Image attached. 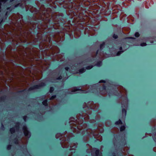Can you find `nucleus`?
<instances>
[{
    "instance_id": "obj_1",
    "label": "nucleus",
    "mask_w": 156,
    "mask_h": 156,
    "mask_svg": "<svg viewBox=\"0 0 156 156\" xmlns=\"http://www.w3.org/2000/svg\"><path fill=\"white\" fill-rule=\"evenodd\" d=\"M17 53L13 56L15 60L20 58H25L26 56L27 60L31 66L35 67L32 74L35 78L38 79L41 78L43 71L48 69L50 65V62L48 61H41L39 59L40 58V50L35 48L28 47L25 48L20 45L16 48Z\"/></svg>"
},
{
    "instance_id": "obj_2",
    "label": "nucleus",
    "mask_w": 156,
    "mask_h": 156,
    "mask_svg": "<svg viewBox=\"0 0 156 156\" xmlns=\"http://www.w3.org/2000/svg\"><path fill=\"white\" fill-rule=\"evenodd\" d=\"M83 2V0H77L71 3H68L66 7L70 9L71 15L73 18V22L75 23H80L82 26L81 29H83L85 26L88 24L89 21V17L84 16L83 11L84 10L80 7Z\"/></svg>"
},
{
    "instance_id": "obj_3",
    "label": "nucleus",
    "mask_w": 156,
    "mask_h": 156,
    "mask_svg": "<svg viewBox=\"0 0 156 156\" xmlns=\"http://www.w3.org/2000/svg\"><path fill=\"white\" fill-rule=\"evenodd\" d=\"M52 41L51 37L47 35L44 39V41L41 42L39 47L40 49L48 48L42 52V57L45 56H50L52 59L54 60L62 61L64 60V54L63 53L58 55H55L56 53H58L59 51L58 48L56 46H52Z\"/></svg>"
},
{
    "instance_id": "obj_4",
    "label": "nucleus",
    "mask_w": 156,
    "mask_h": 156,
    "mask_svg": "<svg viewBox=\"0 0 156 156\" xmlns=\"http://www.w3.org/2000/svg\"><path fill=\"white\" fill-rule=\"evenodd\" d=\"M20 24L19 26L21 28V31L20 34L16 35L15 40L16 44H17L18 42H27V43H32L34 44L41 40L42 34L41 33H38L37 35V38H34L29 29H27L24 30L22 29L23 27H24L23 20H20Z\"/></svg>"
},
{
    "instance_id": "obj_5",
    "label": "nucleus",
    "mask_w": 156,
    "mask_h": 156,
    "mask_svg": "<svg viewBox=\"0 0 156 156\" xmlns=\"http://www.w3.org/2000/svg\"><path fill=\"white\" fill-rule=\"evenodd\" d=\"M76 119L75 120L73 117H71L70 119L71 129L74 133H78L79 132L78 130H81L84 129L87 127L86 124H84L81 126L83 122V119L85 121H87L89 120V116L86 113H83L82 115L80 114H78L76 116Z\"/></svg>"
},
{
    "instance_id": "obj_6",
    "label": "nucleus",
    "mask_w": 156,
    "mask_h": 156,
    "mask_svg": "<svg viewBox=\"0 0 156 156\" xmlns=\"http://www.w3.org/2000/svg\"><path fill=\"white\" fill-rule=\"evenodd\" d=\"M119 93H114V94L116 96H121V100L123 99L121 103L122 108V112L123 116H125L126 115V108L127 106L128 99L127 97V91L126 89L122 86H119L117 87Z\"/></svg>"
},
{
    "instance_id": "obj_7",
    "label": "nucleus",
    "mask_w": 156,
    "mask_h": 156,
    "mask_svg": "<svg viewBox=\"0 0 156 156\" xmlns=\"http://www.w3.org/2000/svg\"><path fill=\"white\" fill-rule=\"evenodd\" d=\"M23 130L25 136L26 137L23 138L20 142L19 145L20 150L22 151L23 153L25 154L26 156H31L28 151L27 149V145L28 143L29 138L31 136V133L28 130V128L26 126H23Z\"/></svg>"
},
{
    "instance_id": "obj_8",
    "label": "nucleus",
    "mask_w": 156,
    "mask_h": 156,
    "mask_svg": "<svg viewBox=\"0 0 156 156\" xmlns=\"http://www.w3.org/2000/svg\"><path fill=\"white\" fill-rule=\"evenodd\" d=\"M50 15L49 13L46 14L45 12L40 13L37 19L42 20L43 21L40 25L37 26V28L39 30V31L43 34L48 27V24L49 23L50 20L49 17Z\"/></svg>"
},
{
    "instance_id": "obj_9",
    "label": "nucleus",
    "mask_w": 156,
    "mask_h": 156,
    "mask_svg": "<svg viewBox=\"0 0 156 156\" xmlns=\"http://www.w3.org/2000/svg\"><path fill=\"white\" fill-rule=\"evenodd\" d=\"M73 136V134L72 133H67L66 131H65L64 134L57 133L55 136L57 139L60 138V140H62L61 144L62 147L63 148H67L69 146V138Z\"/></svg>"
},
{
    "instance_id": "obj_10",
    "label": "nucleus",
    "mask_w": 156,
    "mask_h": 156,
    "mask_svg": "<svg viewBox=\"0 0 156 156\" xmlns=\"http://www.w3.org/2000/svg\"><path fill=\"white\" fill-rule=\"evenodd\" d=\"M6 67L5 66H2L1 68H0V74L2 75L3 77H4V74L5 73L7 74L8 76H10V80H13V78L16 77V74L13 70V69L11 70L10 67L5 64Z\"/></svg>"
},
{
    "instance_id": "obj_11",
    "label": "nucleus",
    "mask_w": 156,
    "mask_h": 156,
    "mask_svg": "<svg viewBox=\"0 0 156 156\" xmlns=\"http://www.w3.org/2000/svg\"><path fill=\"white\" fill-rule=\"evenodd\" d=\"M99 107L98 104H94L92 101H90L88 102L87 104L84 103L83 105V108H86L85 109V112L88 114H90L92 111L91 109H97Z\"/></svg>"
},
{
    "instance_id": "obj_12",
    "label": "nucleus",
    "mask_w": 156,
    "mask_h": 156,
    "mask_svg": "<svg viewBox=\"0 0 156 156\" xmlns=\"http://www.w3.org/2000/svg\"><path fill=\"white\" fill-rule=\"evenodd\" d=\"M113 142L114 146L116 147L125 146L126 144L125 139L122 138L119 136H118L117 135L114 136Z\"/></svg>"
},
{
    "instance_id": "obj_13",
    "label": "nucleus",
    "mask_w": 156,
    "mask_h": 156,
    "mask_svg": "<svg viewBox=\"0 0 156 156\" xmlns=\"http://www.w3.org/2000/svg\"><path fill=\"white\" fill-rule=\"evenodd\" d=\"M89 86L86 85L83 86L82 87H74L68 90L67 92L68 94H73L76 93L77 91L80 90L83 91L84 93H87L89 91Z\"/></svg>"
},
{
    "instance_id": "obj_14",
    "label": "nucleus",
    "mask_w": 156,
    "mask_h": 156,
    "mask_svg": "<svg viewBox=\"0 0 156 156\" xmlns=\"http://www.w3.org/2000/svg\"><path fill=\"white\" fill-rule=\"evenodd\" d=\"M52 38V39L56 42L59 41H62L64 39L65 33L60 31L51 34Z\"/></svg>"
},
{
    "instance_id": "obj_15",
    "label": "nucleus",
    "mask_w": 156,
    "mask_h": 156,
    "mask_svg": "<svg viewBox=\"0 0 156 156\" xmlns=\"http://www.w3.org/2000/svg\"><path fill=\"white\" fill-rule=\"evenodd\" d=\"M86 132L91 136H92L93 135L95 138H100L99 139H98L97 140H98L100 141H101L102 140V136L100 135H99L97 130L93 131L91 129H89L86 130Z\"/></svg>"
},
{
    "instance_id": "obj_16",
    "label": "nucleus",
    "mask_w": 156,
    "mask_h": 156,
    "mask_svg": "<svg viewBox=\"0 0 156 156\" xmlns=\"http://www.w3.org/2000/svg\"><path fill=\"white\" fill-rule=\"evenodd\" d=\"M86 152L89 153H91L92 156H101L99 154V150L96 148H92L91 146H90L89 148L87 150Z\"/></svg>"
},
{
    "instance_id": "obj_17",
    "label": "nucleus",
    "mask_w": 156,
    "mask_h": 156,
    "mask_svg": "<svg viewBox=\"0 0 156 156\" xmlns=\"http://www.w3.org/2000/svg\"><path fill=\"white\" fill-rule=\"evenodd\" d=\"M94 28L87 26L85 29L84 33L85 34H87L88 36H93L95 34V31Z\"/></svg>"
},
{
    "instance_id": "obj_18",
    "label": "nucleus",
    "mask_w": 156,
    "mask_h": 156,
    "mask_svg": "<svg viewBox=\"0 0 156 156\" xmlns=\"http://www.w3.org/2000/svg\"><path fill=\"white\" fill-rule=\"evenodd\" d=\"M77 145L78 143H73L70 144L69 150L72 151L69 153L68 156H72L73 154L75 152L76 148L77 147Z\"/></svg>"
},
{
    "instance_id": "obj_19",
    "label": "nucleus",
    "mask_w": 156,
    "mask_h": 156,
    "mask_svg": "<svg viewBox=\"0 0 156 156\" xmlns=\"http://www.w3.org/2000/svg\"><path fill=\"white\" fill-rule=\"evenodd\" d=\"M150 125L153 126L155 130H156V120L152 119L150 122ZM153 138L154 141L156 142V131L154 132Z\"/></svg>"
},
{
    "instance_id": "obj_20",
    "label": "nucleus",
    "mask_w": 156,
    "mask_h": 156,
    "mask_svg": "<svg viewBox=\"0 0 156 156\" xmlns=\"http://www.w3.org/2000/svg\"><path fill=\"white\" fill-rule=\"evenodd\" d=\"M45 85V83H40L38 85H34L30 87L28 89V91H30L34 90L36 89H39L41 87Z\"/></svg>"
},
{
    "instance_id": "obj_21",
    "label": "nucleus",
    "mask_w": 156,
    "mask_h": 156,
    "mask_svg": "<svg viewBox=\"0 0 156 156\" xmlns=\"http://www.w3.org/2000/svg\"><path fill=\"white\" fill-rule=\"evenodd\" d=\"M99 89L100 90L99 93L101 94L102 95H104L107 94V92L106 90V86L104 84H103L99 88Z\"/></svg>"
},
{
    "instance_id": "obj_22",
    "label": "nucleus",
    "mask_w": 156,
    "mask_h": 156,
    "mask_svg": "<svg viewBox=\"0 0 156 156\" xmlns=\"http://www.w3.org/2000/svg\"><path fill=\"white\" fill-rule=\"evenodd\" d=\"M20 125L19 123H16L15 127L12 128L10 129V131L11 134L14 133L15 131H19Z\"/></svg>"
},
{
    "instance_id": "obj_23",
    "label": "nucleus",
    "mask_w": 156,
    "mask_h": 156,
    "mask_svg": "<svg viewBox=\"0 0 156 156\" xmlns=\"http://www.w3.org/2000/svg\"><path fill=\"white\" fill-rule=\"evenodd\" d=\"M68 0L69 1L70 0ZM66 1H65L64 0H50L49 3L52 2V3L53 4L59 3L60 5H62L66 3Z\"/></svg>"
},
{
    "instance_id": "obj_24",
    "label": "nucleus",
    "mask_w": 156,
    "mask_h": 156,
    "mask_svg": "<svg viewBox=\"0 0 156 156\" xmlns=\"http://www.w3.org/2000/svg\"><path fill=\"white\" fill-rule=\"evenodd\" d=\"M62 25H64V24L61 22V21L59 20L58 22H55L53 26L54 29H58L60 28V26Z\"/></svg>"
},
{
    "instance_id": "obj_25",
    "label": "nucleus",
    "mask_w": 156,
    "mask_h": 156,
    "mask_svg": "<svg viewBox=\"0 0 156 156\" xmlns=\"http://www.w3.org/2000/svg\"><path fill=\"white\" fill-rule=\"evenodd\" d=\"M86 132V131H85L84 130H83L82 132V135L85 134V133H86V136H84L83 138V140L85 142H87L89 140V136H91L90 135H88Z\"/></svg>"
},
{
    "instance_id": "obj_26",
    "label": "nucleus",
    "mask_w": 156,
    "mask_h": 156,
    "mask_svg": "<svg viewBox=\"0 0 156 156\" xmlns=\"http://www.w3.org/2000/svg\"><path fill=\"white\" fill-rule=\"evenodd\" d=\"M12 16L14 18L15 20L16 21L18 20L19 19H22L23 18L22 16L18 13H17L16 14H14Z\"/></svg>"
},
{
    "instance_id": "obj_27",
    "label": "nucleus",
    "mask_w": 156,
    "mask_h": 156,
    "mask_svg": "<svg viewBox=\"0 0 156 156\" xmlns=\"http://www.w3.org/2000/svg\"><path fill=\"white\" fill-rule=\"evenodd\" d=\"M130 31V29L129 28H124L122 29V32L125 34H129Z\"/></svg>"
},
{
    "instance_id": "obj_28",
    "label": "nucleus",
    "mask_w": 156,
    "mask_h": 156,
    "mask_svg": "<svg viewBox=\"0 0 156 156\" xmlns=\"http://www.w3.org/2000/svg\"><path fill=\"white\" fill-rule=\"evenodd\" d=\"M56 95H53L51 97L50 100H51V105L54 106L55 105L57 104V103L55 102H53V100L56 98Z\"/></svg>"
},
{
    "instance_id": "obj_29",
    "label": "nucleus",
    "mask_w": 156,
    "mask_h": 156,
    "mask_svg": "<svg viewBox=\"0 0 156 156\" xmlns=\"http://www.w3.org/2000/svg\"><path fill=\"white\" fill-rule=\"evenodd\" d=\"M81 33L80 31H75L74 32V36L76 38H78L80 35Z\"/></svg>"
},
{
    "instance_id": "obj_30",
    "label": "nucleus",
    "mask_w": 156,
    "mask_h": 156,
    "mask_svg": "<svg viewBox=\"0 0 156 156\" xmlns=\"http://www.w3.org/2000/svg\"><path fill=\"white\" fill-rule=\"evenodd\" d=\"M96 50H95V51L93 52L91 54V57L93 58H94V57H95L96 56V55H97V54H98V53L99 52V50H98L97 51V52H96Z\"/></svg>"
},
{
    "instance_id": "obj_31",
    "label": "nucleus",
    "mask_w": 156,
    "mask_h": 156,
    "mask_svg": "<svg viewBox=\"0 0 156 156\" xmlns=\"http://www.w3.org/2000/svg\"><path fill=\"white\" fill-rule=\"evenodd\" d=\"M27 83L26 81H21L20 85V87H22L23 88H24V87H26Z\"/></svg>"
},
{
    "instance_id": "obj_32",
    "label": "nucleus",
    "mask_w": 156,
    "mask_h": 156,
    "mask_svg": "<svg viewBox=\"0 0 156 156\" xmlns=\"http://www.w3.org/2000/svg\"><path fill=\"white\" fill-rule=\"evenodd\" d=\"M111 131L113 133H116L119 132V130L117 128L115 127L112 129Z\"/></svg>"
},
{
    "instance_id": "obj_33",
    "label": "nucleus",
    "mask_w": 156,
    "mask_h": 156,
    "mask_svg": "<svg viewBox=\"0 0 156 156\" xmlns=\"http://www.w3.org/2000/svg\"><path fill=\"white\" fill-rule=\"evenodd\" d=\"M101 111H98V114L96 115L95 116V119L96 120H98L100 119V115L98 114L99 113H100Z\"/></svg>"
},
{
    "instance_id": "obj_34",
    "label": "nucleus",
    "mask_w": 156,
    "mask_h": 156,
    "mask_svg": "<svg viewBox=\"0 0 156 156\" xmlns=\"http://www.w3.org/2000/svg\"><path fill=\"white\" fill-rule=\"evenodd\" d=\"M119 50H120V51H119L117 53V55H119L121 54H122V52H124V51H122V47H120L119 48Z\"/></svg>"
},
{
    "instance_id": "obj_35",
    "label": "nucleus",
    "mask_w": 156,
    "mask_h": 156,
    "mask_svg": "<svg viewBox=\"0 0 156 156\" xmlns=\"http://www.w3.org/2000/svg\"><path fill=\"white\" fill-rule=\"evenodd\" d=\"M105 124L106 126H109L111 125V123L110 121H107L105 122Z\"/></svg>"
},
{
    "instance_id": "obj_36",
    "label": "nucleus",
    "mask_w": 156,
    "mask_h": 156,
    "mask_svg": "<svg viewBox=\"0 0 156 156\" xmlns=\"http://www.w3.org/2000/svg\"><path fill=\"white\" fill-rule=\"evenodd\" d=\"M91 1L90 2V1H88L86 2H83V4L84 5H85L86 6H88L90 5V3H91Z\"/></svg>"
},
{
    "instance_id": "obj_37",
    "label": "nucleus",
    "mask_w": 156,
    "mask_h": 156,
    "mask_svg": "<svg viewBox=\"0 0 156 156\" xmlns=\"http://www.w3.org/2000/svg\"><path fill=\"white\" fill-rule=\"evenodd\" d=\"M99 55V58H102L104 56V54L103 52H100Z\"/></svg>"
},
{
    "instance_id": "obj_38",
    "label": "nucleus",
    "mask_w": 156,
    "mask_h": 156,
    "mask_svg": "<svg viewBox=\"0 0 156 156\" xmlns=\"http://www.w3.org/2000/svg\"><path fill=\"white\" fill-rule=\"evenodd\" d=\"M85 70L86 69H85L83 68L79 69V73H83L85 72Z\"/></svg>"
},
{
    "instance_id": "obj_39",
    "label": "nucleus",
    "mask_w": 156,
    "mask_h": 156,
    "mask_svg": "<svg viewBox=\"0 0 156 156\" xmlns=\"http://www.w3.org/2000/svg\"><path fill=\"white\" fill-rule=\"evenodd\" d=\"M105 42H103L100 45V49L101 50L105 47Z\"/></svg>"
},
{
    "instance_id": "obj_40",
    "label": "nucleus",
    "mask_w": 156,
    "mask_h": 156,
    "mask_svg": "<svg viewBox=\"0 0 156 156\" xmlns=\"http://www.w3.org/2000/svg\"><path fill=\"white\" fill-rule=\"evenodd\" d=\"M60 73V72L58 73V75ZM58 76H55V78L56 80H60L62 78V77L61 76H60L59 77H58Z\"/></svg>"
},
{
    "instance_id": "obj_41",
    "label": "nucleus",
    "mask_w": 156,
    "mask_h": 156,
    "mask_svg": "<svg viewBox=\"0 0 156 156\" xmlns=\"http://www.w3.org/2000/svg\"><path fill=\"white\" fill-rule=\"evenodd\" d=\"M98 129L100 133H102L104 131V129L102 127H98Z\"/></svg>"
},
{
    "instance_id": "obj_42",
    "label": "nucleus",
    "mask_w": 156,
    "mask_h": 156,
    "mask_svg": "<svg viewBox=\"0 0 156 156\" xmlns=\"http://www.w3.org/2000/svg\"><path fill=\"white\" fill-rule=\"evenodd\" d=\"M42 104L45 106L48 105L47 101V100L44 101L42 102Z\"/></svg>"
},
{
    "instance_id": "obj_43",
    "label": "nucleus",
    "mask_w": 156,
    "mask_h": 156,
    "mask_svg": "<svg viewBox=\"0 0 156 156\" xmlns=\"http://www.w3.org/2000/svg\"><path fill=\"white\" fill-rule=\"evenodd\" d=\"M122 124V122L120 119H119L118 121H116L115 123V124L116 125Z\"/></svg>"
},
{
    "instance_id": "obj_44",
    "label": "nucleus",
    "mask_w": 156,
    "mask_h": 156,
    "mask_svg": "<svg viewBox=\"0 0 156 156\" xmlns=\"http://www.w3.org/2000/svg\"><path fill=\"white\" fill-rule=\"evenodd\" d=\"M102 65V62L101 61H99L96 64V65L98 67Z\"/></svg>"
},
{
    "instance_id": "obj_45",
    "label": "nucleus",
    "mask_w": 156,
    "mask_h": 156,
    "mask_svg": "<svg viewBox=\"0 0 156 156\" xmlns=\"http://www.w3.org/2000/svg\"><path fill=\"white\" fill-rule=\"evenodd\" d=\"M14 143L15 144H18L19 143V141H18V140L17 138V137L15 139H14Z\"/></svg>"
},
{
    "instance_id": "obj_46",
    "label": "nucleus",
    "mask_w": 156,
    "mask_h": 156,
    "mask_svg": "<svg viewBox=\"0 0 156 156\" xmlns=\"http://www.w3.org/2000/svg\"><path fill=\"white\" fill-rule=\"evenodd\" d=\"M125 129V127L124 126H122L120 128V131H124Z\"/></svg>"
},
{
    "instance_id": "obj_47",
    "label": "nucleus",
    "mask_w": 156,
    "mask_h": 156,
    "mask_svg": "<svg viewBox=\"0 0 156 156\" xmlns=\"http://www.w3.org/2000/svg\"><path fill=\"white\" fill-rule=\"evenodd\" d=\"M112 37H113L115 39H117L118 38V35H116L115 34H113L112 35Z\"/></svg>"
},
{
    "instance_id": "obj_48",
    "label": "nucleus",
    "mask_w": 156,
    "mask_h": 156,
    "mask_svg": "<svg viewBox=\"0 0 156 156\" xmlns=\"http://www.w3.org/2000/svg\"><path fill=\"white\" fill-rule=\"evenodd\" d=\"M61 68H62V66H60L55 70L54 71V73H56V72L58 71Z\"/></svg>"
},
{
    "instance_id": "obj_49",
    "label": "nucleus",
    "mask_w": 156,
    "mask_h": 156,
    "mask_svg": "<svg viewBox=\"0 0 156 156\" xmlns=\"http://www.w3.org/2000/svg\"><path fill=\"white\" fill-rule=\"evenodd\" d=\"M93 66H89L86 67V69H91L93 67Z\"/></svg>"
},
{
    "instance_id": "obj_50",
    "label": "nucleus",
    "mask_w": 156,
    "mask_h": 156,
    "mask_svg": "<svg viewBox=\"0 0 156 156\" xmlns=\"http://www.w3.org/2000/svg\"><path fill=\"white\" fill-rule=\"evenodd\" d=\"M54 90V88L52 87H51L50 88V89L49 90V92L50 93H52L53 92V91Z\"/></svg>"
},
{
    "instance_id": "obj_51",
    "label": "nucleus",
    "mask_w": 156,
    "mask_h": 156,
    "mask_svg": "<svg viewBox=\"0 0 156 156\" xmlns=\"http://www.w3.org/2000/svg\"><path fill=\"white\" fill-rule=\"evenodd\" d=\"M135 36L136 37H138L140 36V34L138 32H136L135 34Z\"/></svg>"
},
{
    "instance_id": "obj_52",
    "label": "nucleus",
    "mask_w": 156,
    "mask_h": 156,
    "mask_svg": "<svg viewBox=\"0 0 156 156\" xmlns=\"http://www.w3.org/2000/svg\"><path fill=\"white\" fill-rule=\"evenodd\" d=\"M147 45V44L146 43H142L140 44V46H144Z\"/></svg>"
},
{
    "instance_id": "obj_53",
    "label": "nucleus",
    "mask_w": 156,
    "mask_h": 156,
    "mask_svg": "<svg viewBox=\"0 0 156 156\" xmlns=\"http://www.w3.org/2000/svg\"><path fill=\"white\" fill-rule=\"evenodd\" d=\"M11 147V145H8L7 147V149L8 150H10Z\"/></svg>"
},
{
    "instance_id": "obj_54",
    "label": "nucleus",
    "mask_w": 156,
    "mask_h": 156,
    "mask_svg": "<svg viewBox=\"0 0 156 156\" xmlns=\"http://www.w3.org/2000/svg\"><path fill=\"white\" fill-rule=\"evenodd\" d=\"M36 27V25L34 24L32 28H31V30H32V29H35Z\"/></svg>"
},
{
    "instance_id": "obj_55",
    "label": "nucleus",
    "mask_w": 156,
    "mask_h": 156,
    "mask_svg": "<svg viewBox=\"0 0 156 156\" xmlns=\"http://www.w3.org/2000/svg\"><path fill=\"white\" fill-rule=\"evenodd\" d=\"M1 129L2 130H4V129L5 128H4V126L3 125L2 123V126H1Z\"/></svg>"
},
{
    "instance_id": "obj_56",
    "label": "nucleus",
    "mask_w": 156,
    "mask_h": 156,
    "mask_svg": "<svg viewBox=\"0 0 156 156\" xmlns=\"http://www.w3.org/2000/svg\"><path fill=\"white\" fill-rule=\"evenodd\" d=\"M90 122L91 123H94L95 122V120L94 119H93L92 120H90Z\"/></svg>"
},
{
    "instance_id": "obj_57",
    "label": "nucleus",
    "mask_w": 156,
    "mask_h": 156,
    "mask_svg": "<svg viewBox=\"0 0 156 156\" xmlns=\"http://www.w3.org/2000/svg\"><path fill=\"white\" fill-rule=\"evenodd\" d=\"M27 118V116H25L23 117V119L24 120L25 122H26V119Z\"/></svg>"
},
{
    "instance_id": "obj_58",
    "label": "nucleus",
    "mask_w": 156,
    "mask_h": 156,
    "mask_svg": "<svg viewBox=\"0 0 156 156\" xmlns=\"http://www.w3.org/2000/svg\"><path fill=\"white\" fill-rule=\"evenodd\" d=\"M129 149V148L128 147H126L125 149L124 150V151H128V150Z\"/></svg>"
},
{
    "instance_id": "obj_59",
    "label": "nucleus",
    "mask_w": 156,
    "mask_h": 156,
    "mask_svg": "<svg viewBox=\"0 0 156 156\" xmlns=\"http://www.w3.org/2000/svg\"><path fill=\"white\" fill-rule=\"evenodd\" d=\"M105 81H104V80H101V81H100V82H99V83H105Z\"/></svg>"
},
{
    "instance_id": "obj_60",
    "label": "nucleus",
    "mask_w": 156,
    "mask_h": 156,
    "mask_svg": "<svg viewBox=\"0 0 156 156\" xmlns=\"http://www.w3.org/2000/svg\"><path fill=\"white\" fill-rule=\"evenodd\" d=\"M65 69L66 71H68L69 69V68L68 67H66Z\"/></svg>"
},
{
    "instance_id": "obj_61",
    "label": "nucleus",
    "mask_w": 156,
    "mask_h": 156,
    "mask_svg": "<svg viewBox=\"0 0 156 156\" xmlns=\"http://www.w3.org/2000/svg\"><path fill=\"white\" fill-rule=\"evenodd\" d=\"M153 150L154 152H156V147H154L153 148Z\"/></svg>"
},
{
    "instance_id": "obj_62",
    "label": "nucleus",
    "mask_w": 156,
    "mask_h": 156,
    "mask_svg": "<svg viewBox=\"0 0 156 156\" xmlns=\"http://www.w3.org/2000/svg\"><path fill=\"white\" fill-rule=\"evenodd\" d=\"M8 12H7L5 13V16L7 17L8 16Z\"/></svg>"
},
{
    "instance_id": "obj_63",
    "label": "nucleus",
    "mask_w": 156,
    "mask_h": 156,
    "mask_svg": "<svg viewBox=\"0 0 156 156\" xmlns=\"http://www.w3.org/2000/svg\"><path fill=\"white\" fill-rule=\"evenodd\" d=\"M3 100V98H2V97L0 98V101H2Z\"/></svg>"
},
{
    "instance_id": "obj_64",
    "label": "nucleus",
    "mask_w": 156,
    "mask_h": 156,
    "mask_svg": "<svg viewBox=\"0 0 156 156\" xmlns=\"http://www.w3.org/2000/svg\"><path fill=\"white\" fill-rule=\"evenodd\" d=\"M6 81H7V80L6 79H4V83H6Z\"/></svg>"
}]
</instances>
